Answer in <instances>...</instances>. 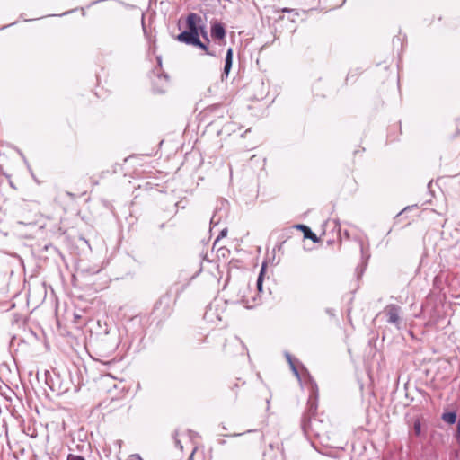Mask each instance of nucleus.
<instances>
[{"label": "nucleus", "mask_w": 460, "mask_h": 460, "mask_svg": "<svg viewBox=\"0 0 460 460\" xmlns=\"http://www.w3.org/2000/svg\"><path fill=\"white\" fill-rule=\"evenodd\" d=\"M211 37L216 40H223L226 37V30L219 22H215L211 26Z\"/></svg>", "instance_id": "nucleus-8"}, {"label": "nucleus", "mask_w": 460, "mask_h": 460, "mask_svg": "<svg viewBox=\"0 0 460 460\" xmlns=\"http://www.w3.org/2000/svg\"><path fill=\"white\" fill-rule=\"evenodd\" d=\"M293 227L301 230L304 234V238L310 239L314 243L319 242V238L316 236L314 233L312 232V230L307 226L299 224L294 226Z\"/></svg>", "instance_id": "nucleus-9"}, {"label": "nucleus", "mask_w": 460, "mask_h": 460, "mask_svg": "<svg viewBox=\"0 0 460 460\" xmlns=\"http://www.w3.org/2000/svg\"><path fill=\"white\" fill-rule=\"evenodd\" d=\"M421 314L428 318L426 323L428 326H436L442 318L441 312L438 309L437 305L432 304L430 300L422 305Z\"/></svg>", "instance_id": "nucleus-5"}, {"label": "nucleus", "mask_w": 460, "mask_h": 460, "mask_svg": "<svg viewBox=\"0 0 460 460\" xmlns=\"http://www.w3.org/2000/svg\"><path fill=\"white\" fill-rule=\"evenodd\" d=\"M282 11H283V12H289V10H288V9H283Z\"/></svg>", "instance_id": "nucleus-37"}, {"label": "nucleus", "mask_w": 460, "mask_h": 460, "mask_svg": "<svg viewBox=\"0 0 460 460\" xmlns=\"http://www.w3.org/2000/svg\"><path fill=\"white\" fill-rule=\"evenodd\" d=\"M327 243H328L329 244H331V243H332V240H327Z\"/></svg>", "instance_id": "nucleus-34"}, {"label": "nucleus", "mask_w": 460, "mask_h": 460, "mask_svg": "<svg viewBox=\"0 0 460 460\" xmlns=\"http://www.w3.org/2000/svg\"><path fill=\"white\" fill-rule=\"evenodd\" d=\"M284 242L282 243H280V245L279 246V249L280 250L282 245H283Z\"/></svg>", "instance_id": "nucleus-35"}, {"label": "nucleus", "mask_w": 460, "mask_h": 460, "mask_svg": "<svg viewBox=\"0 0 460 460\" xmlns=\"http://www.w3.org/2000/svg\"><path fill=\"white\" fill-rule=\"evenodd\" d=\"M383 314L386 317V322L394 326H395L398 330L402 328L403 323V319L402 316V309L401 306L390 304L387 305L384 310Z\"/></svg>", "instance_id": "nucleus-4"}, {"label": "nucleus", "mask_w": 460, "mask_h": 460, "mask_svg": "<svg viewBox=\"0 0 460 460\" xmlns=\"http://www.w3.org/2000/svg\"><path fill=\"white\" fill-rule=\"evenodd\" d=\"M411 208V207H406V208H404L401 212H399V213L396 215V217H395V220H397V221L401 220V218L402 217L403 214H404L406 211L410 210Z\"/></svg>", "instance_id": "nucleus-19"}, {"label": "nucleus", "mask_w": 460, "mask_h": 460, "mask_svg": "<svg viewBox=\"0 0 460 460\" xmlns=\"http://www.w3.org/2000/svg\"><path fill=\"white\" fill-rule=\"evenodd\" d=\"M164 83H168V78L165 75L158 76L156 82L155 83V86L156 87V91L158 93H164L165 92V89H159L158 85L163 84Z\"/></svg>", "instance_id": "nucleus-12"}, {"label": "nucleus", "mask_w": 460, "mask_h": 460, "mask_svg": "<svg viewBox=\"0 0 460 460\" xmlns=\"http://www.w3.org/2000/svg\"><path fill=\"white\" fill-rule=\"evenodd\" d=\"M142 460V459H141Z\"/></svg>", "instance_id": "nucleus-39"}, {"label": "nucleus", "mask_w": 460, "mask_h": 460, "mask_svg": "<svg viewBox=\"0 0 460 460\" xmlns=\"http://www.w3.org/2000/svg\"><path fill=\"white\" fill-rule=\"evenodd\" d=\"M207 340V337H205L204 339L200 340L202 342H205Z\"/></svg>", "instance_id": "nucleus-33"}, {"label": "nucleus", "mask_w": 460, "mask_h": 460, "mask_svg": "<svg viewBox=\"0 0 460 460\" xmlns=\"http://www.w3.org/2000/svg\"><path fill=\"white\" fill-rule=\"evenodd\" d=\"M291 369H292V371H293L294 375H295L298 379H300L299 371H298V369H297L296 366V367H293Z\"/></svg>", "instance_id": "nucleus-24"}, {"label": "nucleus", "mask_w": 460, "mask_h": 460, "mask_svg": "<svg viewBox=\"0 0 460 460\" xmlns=\"http://www.w3.org/2000/svg\"><path fill=\"white\" fill-rule=\"evenodd\" d=\"M232 58H233V50H232V49H229L226 53V64H225V68H224L226 74H228V72L231 68Z\"/></svg>", "instance_id": "nucleus-11"}, {"label": "nucleus", "mask_w": 460, "mask_h": 460, "mask_svg": "<svg viewBox=\"0 0 460 460\" xmlns=\"http://www.w3.org/2000/svg\"><path fill=\"white\" fill-rule=\"evenodd\" d=\"M212 310H213L212 305H209V306H208V310H207V311H206V313H205V317H206V318H210L211 314H212Z\"/></svg>", "instance_id": "nucleus-23"}, {"label": "nucleus", "mask_w": 460, "mask_h": 460, "mask_svg": "<svg viewBox=\"0 0 460 460\" xmlns=\"http://www.w3.org/2000/svg\"><path fill=\"white\" fill-rule=\"evenodd\" d=\"M236 262H238V261H236L235 262L233 261H230L229 265H234V264L235 265Z\"/></svg>", "instance_id": "nucleus-29"}, {"label": "nucleus", "mask_w": 460, "mask_h": 460, "mask_svg": "<svg viewBox=\"0 0 460 460\" xmlns=\"http://www.w3.org/2000/svg\"><path fill=\"white\" fill-rule=\"evenodd\" d=\"M262 273H263V270H261V271L258 277V279H257V286H258V289L260 291L261 290V286H262Z\"/></svg>", "instance_id": "nucleus-21"}, {"label": "nucleus", "mask_w": 460, "mask_h": 460, "mask_svg": "<svg viewBox=\"0 0 460 460\" xmlns=\"http://www.w3.org/2000/svg\"><path fill=\"white\" fill-rule=\"evenodd\" d=\"M286 357H287V359H288V361L289 363L290 368H292L293 367L296 366V364L298 362L297 359L293 358L292 356L289 355V354H287Z\"/></svg>", "instance_id": "nucleus-18"}, {"label": "nucleus", "mask_w": 460, "mask_h": 460, "mask_svg": "<svg viewBox=\"0 0 460 460\" xmlns=\"http://www.w3.org/2000/svg\"><path fill=\"white\" fill-rule=\"evenodd\" d=\"M340 231H341V227L340 226H338V234H340Z\"/></svg>", "instance_id": "nucleus-36"}, {"label": "nucleus", "mask_w": 460, "mask_h": 460, "mask_svg": "<svg viewBox=\"0 0 460 460\" xmlns=\"http://www.w3.org/2000/svg\"><path fill=\"white\" fill-rule=\"evenodd\" d=\"M301 428L307 438L314 437L320 439L322 442L329 439V434L331 430V424L328 420L324 421L319 417H302Z\"/></svg>", "instance_id": "nucleus-2"}, {"label": "nucleus", "mask_w": 460, "mask_h": 460, "mask_svg": "<svg viewBox=\"0 0 460 460\" xmlns=\"http://www.w3.org/2000/svg\"><path fill=\"white\" fill-rule=\"evenodd\" d=\"M67 460H85L84 456L69 454L67 456Z\"/></svg>", "instance_id": "nucleus-20"}, {"label": "nucleus", "mask_w": 460, "mask_h": 460, "mask_svg": "<svg viewBox=\"0 0 460 460\" xmlns=\"http://www.w3.org/2000/svg\"><path fill=\"white\" fill-rule=\"evenodd\" d=\"M172 218H170L166 223L162 222L161 224H159V226H159V228H160V229H164V228H165L166 226H167V227H169V228H171V229L175 228L176 224H175L174 222H172Z\"/></svg>", "instance_id": "nucleus-16"}, {"label": "nucleus", "mask_w": 460, "mask_h": 460, "mask_svg": "<svg viewBox=\"0 0 460 460\" xmlns=\"http://www.w3.org/2000/svg\"><path fill=\"white\" fill-rule=\"evenodd\" d=\"M199 35H201L204 40H205V43L208 45V43L209 42V39L208 37V32L207 31L205 30V28L201 25L200 29H199Z\"/></svg>", "instance_id": "nucleus-17"}, {"label": "nucleus", "mask_w": 460, "mask_h": 460, "mask_svg": "<svg viewBox=\"0 0 460 460\" xmlns=\"http://www.w3.org/2000/svg\"><path fill=\"white\" fill-rule=\"evenodd\" d=\"M455 437L456 441L460 443V420L457 421L456 432Z\"/></svg>", "instance_id": "nucleus-22"}, {"label": "nucleus", "mask_w": 460, "mask_h": 460, "mask_svg": "<svg viewBox=\"0 0 460 460\" xmlns=\"http://www.w3.org/2000/svg\"><path fill=\"white\" fill-rule=\"evenodd\" d=\"M230 254V251L226 247H221L217 251V256L218 258L227 259Z\"/></svg>", "instance_id": "nucleus-13"}, {"label": "nucleus", "mask_w": 460, "mask_h": 460, "mask_svg": "<svg viewBox=\"0 0 460 460\" xmlns=\"http://www.w3.org/2000/svg\"><path fill=\"white\" fill-rule=\"evenodd\" d=\"M174 304L175 299L172 297L171 291L168 290L155 302L152 314L155 318H157L159 322L164 321L172 315Z\"/></svg>", "instance_id": "nucleus-3"}, {"label": "nucleus", "mask_w": 460, "mask_h": 460, "mask_svg": "<svg viewBox=\"0 0 460 460\" xmlns=\"http://www.w3.org/2000/svg\"><path fill=\"white\" fill-rule=\"evenodd\" d=\"M413 433L416 437L420 436L421 434V423L419 419H416L413 423Z\"/></svg>", "instance_id": "nucleus-14"}, {"label": "nucleus", "mask_w": 460, "mask_h": 460, "mask_svg": "<svg viewBox=\"0 0 460 460\" xmlns=\"http://www.w3.org/2000/svg\"><path fill=\"white\" fill-rule=\"evenodd\" d=\"M441 419L448 424H454L456 421V413L455 411L444 412Z\"/></svg>", "instance_id": "nucleus-10"}, {"label": "nucleus", "mask_w": 460, "mask_h": 460, "mask_svg": "<svg viewBox=\"0 0 460 460\" xmlns=\"http://www.w3.org/2000/svg\"><path fill=\"white\" fill-rule=\"evenodd\" d=\"M226 230H223L221 231L220 234H219V237L220 236H225L226 235Z\"/></svg>", "instance_id": "nucleus-28"}, {"label": "nucleus", "mask_w": 460, "mask_h": 460, "mask_svg": "<svg viewBox=\"0 0 460 460\" xmlns=\"http://www.w3.org/2000/svg\"><path fill=\"white\" fill-rule=\"evenodd\" d=\"M14 317H15V322H18L17 314H14Z\"/></svg>", "instance_id": "nucleus-30"}, {"label": "nucleus", "mask_w": 460, "mask_h": 460, "mask_svg": "<svg viewBox=\"0 0 460 460\" xmlns=\"http://www.w3.org/2000/svg\"><path fill=\"white\" fill-rule=\"evenodd\" d=\"M359 248H360L362 258L367 260L370 257V254L368 252V249L365 247V244H364L363 241H361V240L359 241Z\"/></svg>", "instance_id": "nucleus-15"}, {"label": "nucleus", "mask_w": 460, "mask_h": 460, "mask_svg": "<svg viewBox=\"0 0 460 460\" xmlns=\"http://www.w3.org/2000/svg\"><path fill=\"white\" fill-rule=\"evenodd\" d=\"M318 408L317 403V394L315 391H313L312 394L309 396L307 402H306V409L303 414L302 417L306 416V419L308 420L309 417H318L316 415V411Z\"/></svg>", "instance_id": "nucleus-6"}, {"label": "nucleus", "mask_w": 460, "mask_h": 460, "mask_svg": "<svg viewBox=\"0 0 460 460\" xmlns=\"http://www.w3.org/2000/svg\"><path fill=\"white\" fill-rule=\"evenodd\" d=\"M0 172H2V166L0 165Z\"/></svg>", "instance_id": "nucleus-38"}, {"label": "nucleus", "mask_w": 460, "mask_h": 460, "mask_svg": "<svg viewBox=\"0 0 460 460\" xmlns=\"http://www.w3.org/2000/svg\"><path fill=\"white\" fill-rule=\"evenodd\" d=\"M14 317H15V322H18L17 314H14Z\"/></svg>", "instance_id": "nucleus-31"}, {"label": "nucleus", "mask_w": 460, "mask_h": 460, "mask_svg": "<svg viewBox=\"0 0 460 460\" xmlns=\"http://www.w3.org/2000/svg\"><path fill=\"white\" fill-rule=\"evenodd\" d=\"M195 451H196V448L193 449V451L191 452L190 456H189V460H192L193 459V456H194Z\"/></svg>", "instance_id": "nucleus-27"}, {"label": "nucleus", "mask_w": 460, "mask_h": 460, "mask_svg": "<svg viewBox=\"0 0 460 460\" xmlns=\"http://www.w3.org/2000/svg\"><path fill=\"white\" fill-rule=\"evenodd\" d=\"M174 442H175L176 447H178L180 449H182L183 447L181 444V441L178 438H176V437H174Z\"/></svg>", "instance_id": "nucleus-26"}, {"label": "nucleus", "mask_w": 460, "mask_h": 460, "mask_svg": "<svg viewBox=\"0 0 460 460\" xmlns=\"http://www.w3.org/2000/svg\"><path fill=\"white\" fill-rule=\"evenodd\" d=\"M291 369H292V371H293L294 375H295L298 379H300L299 371H298V369H297L296 366V367H293Z\"/></svg>", "instance_id": "nucleus-25"}, {"label": "nucleus", "mask_w": 460, "mask_h": 460, "mask_svg": "<svg viewBox=\"0 0 460 460\" xmlns=\"http://www.w3.org/2000/svg\"><path fill=\"white\" fill-rule=\"evenodd\" d=\"M14 317H15V322H18L17 314H14Z\"/></svg>", "instance_id": "nucleus-32"}, {"label": "nucleus", "mask_w": 460, "mask_h": 460, "mask_svg": "<svg viewBox=\"0 0 460 460\" xmlns=\"http://www.w3.org/2000/svg\"><path fill=\"white\" fill-rule=\"evenodd\" d=\"M75 184L76 185V188L75 189V193L67 192L68 196L75 198L87 193L86 179H75Z\"/></svg>", "instance_id": "nucleus-7"}, {"label": "nucleus", "mask_w": 460, "mask_h": 460, "mask_svg": "<svg viewBox=\"0 0 460 460\" xmlns=\"http://www.w3.org/2000/svg\"><path fill=\"white\" fill-rule=\"evenodd\" d=\"M200 27L201 17L195 13L188 14L186 18V31L178 34L176 40L187 45L198 47L207 55H212L208 45L199 40Z\"/></svg>", "instance_id": "nucleus-1"}]
</instances>
